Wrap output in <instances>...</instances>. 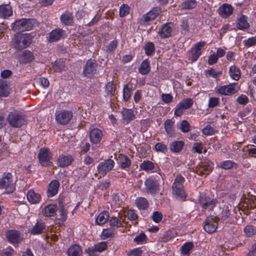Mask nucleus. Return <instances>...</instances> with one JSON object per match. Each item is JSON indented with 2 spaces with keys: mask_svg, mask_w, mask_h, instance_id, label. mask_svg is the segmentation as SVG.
<instances>
[{
  "mask_svg": "<svg viewBox=\"0 0 256 256\" xmlns=\"http://www.w3.org/2000/svg\"><path fill=\"white\" fill-rule=\"evenodd\" d=\"M184 178L181 175L178 174L176 176L172 186V194L177 198L182 200L186 198V194L184 189Z\"/></svg>",
  "mask_w": 256,
  "mask_h": 256,
  "instance_id": "f257e3e1",
  "label": "nucleus"
},
{
  "mask_svg": "<svg viewBox=\"0 0 256 256\" xmlns=\"http://www.w3.org/2000/svg\"><path fill=\"white\" fill-rule=\"evenodd\" d=\"M31 44V38L28 34L18 32L14 38V48L18 50H22L27 48Z\"/></svg>",
  "mask_w": 256,
  "mask_h": 256,
  "instance_id": "f03ea898",
  "label": "nucleus"
},
{
  "mask_svg": "<svg viewBox=\"0 0 256 256\" xmlns=\"http://www.w3.org/2000/svg\"><path fill=\"white\" fill-rule=\"evenodd\" d=\"M35 23L34 19L22 18L16 20L12 24V29L15 32H20L32 30Z\"/></svg>",
  "mask_w": 256,
  "mask_h": 256,
  "instance_id": "7ed1b4c3",
  "label": "nucleus"
},
{
  "mask_svg": "<svg viewBox=\"0 0 256 256\" xmlns=\"http://www.w3.org/2000/svg\"><path fill=\"white\" fill-rule=\"evenodd\" d=\"M0 188H4L7 193L12 192L15 189V184L10 173H5L0 180Z\"/></svg>",
  "mask_w": 256,
  "mask_h": 256,
  "instance_id": "20e7f679",
  "label": "nucleus"
},
{
  "mask_svg": "<svg viewBox=\"0 0 256 256\" xmlns=\"http://www.w3.org/2000/svg\"><path fill=\"white\" fill-rule=\"evenodd\" d=\"M7 119L9 124L12 128H20L26 122L24 116L16 112H11Z\"/></svg>",
  "mask_w": 256,
  "mask_h": 256,
  "instance_id": "39448f33",
  "label": "nucleus"
},
{
  "mask_svg": "<svg viewBox=\"0 0 256 256\" xmlns=\"http://www.w3.org/2000/svg\"><path fill=\"white\" fill-rule=\"evenodd\" d=\"M218 218L214 216H209L205 220L204 230L208 234L214 232L218 228Z\"/></svg>",
  "mask_w": 256,
  "mask_h": 256,
  "instance_id": "423d86ee",
  "label": "nucleus"
},
{
  "mask_svg": "<svg viewBox=\"0 0 256 256\" xmlns=\"http://www.w3.org/2000/svg\"><path fill=\"white\" fill-rule=\"evenodd\" d=\"M206 44L204 41H200L196 44L188 52L189 58L192 62L197 60L200 56L202 54V49Z\"/></svg>",
  "mask_w": 256,
  "mask_h": 256,
  "instance_id": "0eeeda50",
  "label": "nucleus"
},
{
  "mask_svg": "<svg viewBox=\"0 0 256 256\" xmlns=\"http://www.w3.org/2000/svg\"><path fill=\"white\" fill-rule=\"evenodd\" d=\"M145 190L148 194H154L159 191V184L152 178H149L144 182Z\"/></svg>",
  "mask_w": 256,
  "mask_h": 256,
  "instance_id": "6e6552de",
  "label": "nucleus"
},
{
  "mask_svg": "<svg viewBox=\"0 0 256 256\" xmlns=\"http://www.w3.org/2000/svg\"><path fill=\"white\" fill-rule=\"evenodd\" d=\"M38 158L40 163L42 166H46L52 163L50 162L52 154L50 150L48 148H40L38 154Z\"/></svg>",
  "mask_w": 256,
  "mask_h": 256,
  "instance_id": "1a4fd4ad",
  "label": "nucleus"
},
{
  "mask_svg": "<svg viewBox=\"0 0 256 256\" xmlns=\"http://www.w3.org/2000/svg\"><path fill=\"white\" fill-rule=\"evenodd\" d=\"M72 116L73 114L71 111L62 110L60 112H56V120L58 124L64 125L70 121Z\"/></svg>",
  "mask_w": 256,
  "mask_h": 256,
  "instance_id": "9d476101",
  "label": "nucleus"
},
{
  "mask_svg": "<svg viewBox=\"0 0 256 256\" xmlns=\"http://www.w3.org/2000/svg\"><path fill=\"white\" fill-rule=\"evenodd\" d=\"M161 8L160 7L154 8L152 10L143 16L142 18L140 20V24H145L146 23L154 20L161 12Z\"/></svg>",
  "mask_w": 256,
  "mask_h": 256,
  "instance_id": "9b49d317",
  "label": "nucleus"
},
{
  "mask_svg": "<svg viewBox=\"0 0 256 256\" xmlns=\"http://www.w3.org/2000/svg\"><path fill=\"white\" fill-rule=\"evenodd\" d=\"M98 64L95 60H89L87 61L84 70V74L87 77H90L96 70Z\"/></svg>",
  "mask_w": 256,
  "mask_h": 256,
  "instance_id": "f8f14e48",
  "label": "nucleus"
},
{
  "mask_svg": "<svg viewBox=\"0 0 256 256\" xmlns=\"http://www.w3.org/2000/svg\"><path fill=\"white\" fill-rule=\"evenodd\" d=\"M114 162L111 159H108L100 162L98 166V170L100 174H104L110 171L114 167Z\"/></svg>",
  "mask_w": 256,
  "mask_h": 256,
  "instance_id": "ddd939ff",
  "label": "nucleus"
},
{
  "mask_svg": "<svg viewBox=\"0 0 256 256\" xmlns=\"http://www.w3.org/2000/svg\"><path fill=\"white\" fill-rule=\"evenodd\" d=\"M18 59L20 63L25 64L32 62L34 59V56L30 50H26L18 55Z\"/></svg>",
  "mask_w": 256,
  "mask_h": 256,
  "instance_id": "4468645a",
  "label": "nucleus"
},
{
  "mask_svg": "<svg viewBox=\"0 0 256 256\" xmlns=\"http://www.w3.org/2000/svg\"><path fill=\"white\" fill-rule=\"evenodd\" d=\"M172 26L173 24L172 23L168 22L162 26L158 31V34L161 38H166L171 36Z\"/></svg>",
  "mask_w": 256,
  "mask_h": 256,
  "instance_id": "2eb2a0df",
  "label": "nucleus"
},
{
  "mask_svg": "<svg viewBox=\"0 0 256 256\" xmlns=\"http://www.w3.org/2000/svg\"><path fill=\"white\" fill-rule=\"evenodd\" d=\"M233 12V8L230 4H224L218 10V14L223 18L228 17Z\"/></svg>",
  "mask_w": 256,
  "mask_h": 256,
  "instance_id": "dca6fc26",
  "label": "nucleus"
},
{
  "mask_svg": "<svg viewBox=\"0 0 256 256\" xmlns=\"http://www.w3.org/2000/svg\"><path fill=\"white\" fill-rule=\"evenodd\" d=\"M60 182L57 180H52L49 184L47 190V194L48 197H52L56 195L60 187Z\"/></svg>",
  "mask_w": 256,
  "mask_h": 256,
  "instance_id": "f3484780",
  "label": "nucleus"
},
{
  "mask_svg": "<svg viewBox=\"0 0 256 256\" xmlns=\"http://www.w3.org/2000/svg\"><path fill=\"white\" fill-rule=\"evenodd\" d=\"M27 199L32 204H38L40 200V195L34 192V190H30L27 192Z\"/></svg>",
  "mask_w": 256,
  "mask_h": 256,
  "instance_id": "a211bd4d",
  "label": "nucleus"
},
{
  "mask_svg": "<svg viewBox=\"0 0 256 256\" xmlns=\"http://www.w3.org/2000/svg\"><path fill=\"white\" fill-rule=\"evenodd\" d=\"M102 136V132L98 128H94L90 131V134L92 142L94 144H97L100 141Z\"/></svg>",
  "mask_w": 256,
  "mask_h": 256,
  "instance_id": "6ab92c4d",
  "label": "nucleus"
},
{
  "mask_svg": "<svg viewBox=\"0 0 256 256\" xmlns=\"http://www.w3.org/2000/svg\"><path fill=\"white\" fill-rule=\"evenodd\" d=\"M64 30L61 28H56L50 34L49 41L54 42L59 40L62 36Z\"/></svg>",
  "mask_w": 256,
  "mask_h": 256,
  "instance_id": "aec40b11",
  "label": "nucleus"
},
{
  "mask_svg": "<svg viewBox=\"0 0 256 256\" xmlns=\"http://www.w3.org/2000/svg\"><path fill=\"white\" fill-rule=\"evenodd\" d=\"M6 237L10 242L18 243L20 240V234L16 230H8L6 232Z\"/></svg>",
  "mask_w": 256,
  "mask_h": 256,
  "instance_id": "412c9836",
  "label": "nucleus"
},
{
  "mask_svg": "<svg viewBox=\"0 0 256 256\" xmlns=\"http://www.w3.org/2000/svg\"><path fill=\"white\" fill-rule=\"evenodd\" d=\"M45 230V224L42 222H38L30 230V232L33 234H40L44 232Z\"/></svg>",
  "mask_w": 256,
  "mask_h": 256,
  "instance_id": "4be33fe9",
  "label": "nucleus"
},
{
  "mask_svg": "<svg viewBox=\"0 0 256 256\" xmlns=\"http://www.w3.org/2000/svg\"><path fill=\"white\" fill-rule=\"evenodd\" d=\"M12 14V7L9 4L0 6V18H6L10 16Z\"/></svg>",
  "mask_w": 256,
  "mask_h": 256,
  "instance_id": "5701e85b",
  "label": "nucleus"
},
{
  "mask_svg": "<svg viewBox=\"0 0 256 256\" xmlns=\"http://www.w3.org/2000/svg\"><path fill=\"white\" fill-rule=\"evenodd\" d=\"M73 160L74 159L71 156H62L58 159V165L60 167L64 168L70 165Z\"/></svg>",
  "mask_w": 256,
  "mask_h": 256,
  "instance_id": "b1692460",
  "label": "nucleus"
},
{
  "mask_svg": "<svg viewBox=\"0 0 256 256\" xmlns=\"http://www.w3.org/2000/svg\"><path fill=\"white\" fill-rule=\"evenodd\" d=\"M213 168V163L210 161L205 162L200 166L199 172L200 174H208Z\"/></svg>",
  "mask_w": 256,
  "mask_h": 256,
  "instance_id": "393cba45",
  "label": "nucleus"
},
{
  "mask_svg": "<svg viewBox=\"0 0 256 256\" xmlns=\"http://www.w3.org/2000/svg\"><path fill=\"white\" fill-rule=\"evenodd\" d=\"M82 253L80 246L78 244L72 245L68 250V256H82Z\"/></svg>",
  "mask_w": 256,
  "mask_h": 256,
  "instance_id": "a878e982",
  "label": "nucleus"
},
{
  "mask_svg": "<svg viewBox=\"0 0 256 256\" xmlns=\"http://www.w3.org/2000/svg\"><path fill=\"white\" fill-rule=\"evenodd\" d=\"M184 143L182 140L174 141L170 144V150L173 152H180L182 149Z\"/></svg>",
  "mask_w": 256,
  "mask_h": 256,
  "instance_id": "bb28decb",
  "label": "nucleus"
},
{
  "mask_svg": "<svg viewBox=\"0 0 256 256\" xmlns=\"http://www.w3.org/2000/svg\"><path fill=\"white\" fill-rule=\"evenodd\" d=\"M123 120L128 123L134 120L135 118L134 112L131 109L123 108L122 111Z\"/></svg>",
  "mask_w": 256,
  "mask_h": 256,
  "instance_id": "cd10ccee",
  "label": "nucleus"
},
{
  "mask_svg": "<svg viewBox=\"0 0 256 256\" xmlns=\"http://www.w3.org/2000/svg\"><path fill=\"white\" fill-rule=\"evenodd\" d=\"M57 207L54 204H48L44 207L42 214L46 216H52L56 214Z\"/></svg>",
  "mask_w": 256,
  "mask_h": 256,
  "instance_id": "c85d7f7f",
  "label": "nucleus"
},
{
  "mask_svg": "<svg viewBox=\"0 0 256 256\" xmlns=\"http://www.w3.org/2000/svg\"><path fill=\"white\" fill-rule=\"evenodd\" d=\"M217 92L222 94L228 95L234 94L235 90L234 85L224 86L220 88Z\"/></svg>",
  "mask_w": 256,
  "mask_h": 256,
  "instance_id": "c756f323",
  "label": "nucleus"
},
{
  "mask_svg": "<svg viewBox=\"0 0 256 256\" xmlns=\"http://www.w3.org/2000/svg\"><path fill=\"white\" fill-rule=\"evenodd\" d=\"M229 74L230 76L236 80H238L240 77V68L236 66H232L230 68Z\"/></svg>",
  "mask_w": 256,
  "mask_h": 256,
  "instance_id": "7c9ffc66",
  "label": "nucleus"
},
{
  "mask_svg": "<svg viewBox=\"0 0 256 256\" xmlns=\"http://www.w3.org/2000/svg\"><path fill=\"white\" fill-rule=\"evenodd\" d=\"M165 130L170 136H173L174 134V122L170 119L166 120L164 124Z\"/></svg>",
  "mask_w": 256,
  "mask_h": 256,
  "instance_id": "2f4dec72",
  "label": "nucleus"
},
{
  "mask_svg": "<svg viewBox=\"0 0 256 256\" xmlns=\"http://www.w3.org/2000/svg\"><path fill=\"white\" fill-rule=\"evenodd\" d=\"M109 218V214L108 212L104 211L100 213L96 218V222L98 225H102L106 223Z\"/></svg>",
  "mask_w": 256,
  "mask_h": 256,
  "instance_id": "473e14b6",
  "label": "nucleus"
},
{
  "mask_svg": "<svg viewBox=\"0 0 256 256\" xmlns=\"http://www.w3.org/2000/svg\"><path fill=\"white\" fill-rule=\"evenodd\" d=\"M150 70V62L148 59L144 60L138 68V72L142 74H146Z\"/></svg>",
  "mask_w": 256,
  "mask_h": 256,
  "instance_id": "72a5a7b5",
  "label": "nucleus"
},
{
  "mask_svg": "<svg viewBox=\"0 0 256 256\" xmlns=\"http://www.w3.org/2000/svg\"><path fill=\"white\" fill-rule=\"evenodd\" d=\"M60 20L66 25H70L73 23L72 14L69 12L62 14L60 16Z\"/></svg>",
  "mask_w": 256,
  "mask_h": 256,
  "instance_id": "f704fd0d",
  "label": "nucleus"
},
{
  "mask_svg": "<svg viewBox=\"0 0 256 256\" xmlns=\"http://www.w3.org/2000/svg\"><path fill=\"white\" fill-rule=\"evenodd\" d=\"M136 204L139 209L146 210L148 206V202L146 198H140L136 200Z\"/></svg>",
  "mask_w": 256,
  "mask_h": 256,
  "instance_id": "c9c22d12",
  "label": "nucleus"
},
{
  "mask_svg": "<svg viewBox=\"0 0 256 256\" xmlns=\"http://www.w3.org/2000/svg\"><path fill=\"white\" fill-rule=\"evenodd\" d=\"M194 244L192 242H188L184 244L181 247V253L182 254L188 255L190 251L194 248Z\"/></svg>",
  "mask_w": 256,
  "mask_h": 256,
  "instance_id": "e433bc0d",
  "label": "nucleus"
},
{
  "mask_svg": "<svg viewBox=\"0 0 256 256\" xmlns=\"http://www.w3.org/2000/svg\"><path fill=\"white\" fill-rule=\"evenodd\" d=\"M140 168L142 170L149 171L154 168V165L152 162L150 160L144 161L143 162L140 164Z\"/></svg>",
  "mask_w": 256,
  "mask_h": 256,
  "instance_id": "4c0bfd02",
  "label": "nucleus"
},
{
  "mask_svg": "<svg viewBox=\"0 0 256 256\" xmlns=\"http://www.w3.org/2000/svg\"><path fill=\"white\" fill-rule=\"evenodd\" d=\"M249 24L247 22L246 18L244 16H242L238 20L237 27L240 30H244L248 28Z\"/></svg>",
  "mask_w": 256,
  "mask_h": 256,
  "instance_id": "58836bf2",
  "label": "nucleus"
},
{
  "mask_svg": "<svg viewBox=\"0 0 256 256\" xmlns=\"http://www.w3.org/2000/svg\"><path fill=\"white\" fill-rule=\"evenodd\" d=\"M54 68L55 71L58 72H62L66 70V66L64 61L59 60H56L54 65Z\"/></svg>",
  "mask_w": 256,
  "mask_h": 256,
  "instance_id": "ea45409f",
  "label": "nucleus"
},
{
  "mask_svg": "<svg viewBox=\"0 0 256 256\" xmlns=\"http://www.w3.org/2000/svg\"><path fill=\"white\" fill-rule=\"evenodd\" d=\"M192 104L193 100L190 98L184 99L178 104L184 110L190 108L192 106Z\"/></svg>",
  "mask_w": 256,
  "mask_h": 256,
  "instance_id": "a19ab883",
  "label": "nucleus"
},
{
  "mask_svg": "<svg viewBox=\"0 0 256 256\" xmlns=\"http://www.w3.org/2000/svg\"><path fill=\"white\" fill-rule=\"evenodd\" d=\"M144 50L147 56L152 55L155 50L154 44L152 42H147L144 46Z\"/></svg>",
  "mask_w": 256,
  "mask_h": 256,
  "instance_id": "79ce46f5",
  "label": "nucleus"
},
{
  "mask_svg": "<svg viewBox=\"0 0 256 256\" xmlns=\"http://www.w3.org/2000/svg\"><path fill=\"white\" fill-rule=\"evenodd\" d=\"M217 203L216 200H208L205 202L202 203V206L204 209H209L212 210L216 206Z\"/></svg>",
  "mask_w": 256,
  "mask_h": 256,
  "instance_id": "37998d69",
  "label": "nucleus"
},
{
  "mask_svg": "<svg viewBox=\"0 0 256 256\" xmlns=\"http://www.w3.org/2000/svg\"><path fill=\"white\" fill-rule=\"evenodd\" d=\"M132 94V89L128 87V84H126L123 89V97L124 101L127 102Z\"/></svg>",
  "mask_w": 256,
  "mask_h": 256,
  "instance_id": "c03bdc74",
  "label": "nucleus"
},
{
  "mask_svg": "<svg viewBox=\"0 0 256 256\" xmlns=\"http://www.w3.org/2000/svg\"><path fill=\"white\" fill-rule=\"evenodd\" d=\"M130 160L126 156H122L120 160V164L122 168H128L130 166Z\"/></svg>",
  "mask_w": 256,
  "mask_h": 256,
  "instance_id": "a18cd8bd",
  "label": "nucleus"
},
{
  "mask_svg": "<svg viewBox=\"0 0 256 256\" xmlns=\"http://www.w3.org/2000/svg\"><path fill=\"white\" fill-rule=\"evenodd\" d=\"M106 91L107 94L110 96L114 95L116 91L115 84L112 82H110L106 85Z\"/></svg>",
  "mask_w": 256,
  "mask_h": 256,
  "instance_id": "49530a36",
  "label": "nucleus"
},
{
  "mask_svg": "<svg viewBox=\"0 0 256 256\" xmlns=\"http://www.w3.org/2000/svg\"><path fill=\"white\" fill-rule=\"evenodd\" d=\"M110 224L112 226L120 228L122 226V221L117 217H112L109 220Z\"/></svg>",
  "mask_w": 256,
  "mask_h": 256,
  "instance_id": "de8ad7c7",
  "label": "nucleus"
},
{
  "mask_svg": "<svg viewBox=\"0 0 256 256\" xmlns=\"http://www.w3.org/2000/svg\"><path fill=\"white\" fill-rule=\"evenodd\" d=\"M234 164V162L228 160L222 162L220 167L224 170H228L232 168Z\"/></svg>",
  "mask_w": 256,
  "mask_h": 256,
  "instance_id": "09e8293b",
  "label": "nucleus"
},
{
  "mask_svg": "<svg viewBox=\"0 0 256 256\" xmlns=\"http://www.w3.org/2000/svg\"><path fill=\"white\" fill-rule=\"evenodd\" d=\"M130 7L127 4H122L120 8V16L124 17L129 14Z\"/></svg>",
  "mask_w": 256,
  "mask_h": 256,
  "instance_id": "8fccbe9b",
  "label": "nucleus"
},
{
  "mask_svg": "<svg viewBox=\"0 0 256 256\" xmlns=\"http://www.w3.org/2000/svg\"><path fill=\"white\" fill-rule=\"evenodd\" d=\"M98 252H101L107 248V242H102L94 245Z\"/></svg>",
  "mask_w": 256,
  "mask_h": 256,
  "instance_id": "3c124183",
  "label": "nucleus"
},
{
  "mask_svg": "<svg viewBox=\"0 0 256 256\" xmlns=\"http://www.w3.org/2000/svg\"><path fill=\"white\" fill-rule=\"evenodd\" d=\"M196 6V2L195 0H189L184 2V7L186 9H192Z\"/></svg>",
  "mask_w": 256,
  "mask_h": 256,
  "instance_id": "603ef678",
  "label": "nucleus"
},
{
  "mask_svg": "<svg viewBox=\"0 0 256 256\" xmlns=\"http://www.w3.org/2000/svg\"><path fill=\"white\" fill-rule=\"evenodd\" d=\"M172 238V233L170 231L165 232L160 238V241L166 242L170 240Z\"/></svg>",
  "mask_w": 256,
  "mask_h": 256,
  "instance_id": "864d4df0",
  "label": "nucleus"
},
{
  "mask_svg": "<svg viewBox=\"0 0 256 256\" xmlns=\"http://www.w3.org/2000/svg\"><path fill=\"white\" fill-rule=\"evenodd\" d=\"M244 232L246 235L248 236H252L255 234L254 228L252 225L247 226L244 229Z\"/></svg>",
  "mask_w": 256,
  "mask_h": 256,
  "instance_id": "5fc2aeb1",
  "label": "nucleus"
},
{
  "mask_svg": "<svg viewBox=\"0 0 256 256\" xmlns=\"http://www.w3.org/2000/svg\"><path fill=\"white\" fill-rule=\"evenodd\" d=\"M190 125L188 122L186 120H184L180 124V130L183 132H187L190 130Z\"/></svg>",
  "mask_w": 256,
  "mask_h": 256,
  "instance_id": "6e6d98bb",
  "label": "nucleus"
},
{
  "mask_svg": "<svg viewBox=\"0 0 256 256\" xmlns=\"http://www.w3.org/2000/svg\"><path fill=\"white\" fill-rule=\"evenodd\" d=\"M114 234V230L110 229H104L102 232V236L104 237V239L112 238Z\"/></svg>",
  "mask_w": 256,
  "mask_h": 256,
  "instance_id": "4d7b16f0",
  "label": "nucleus"
},
{
  "mask_svg": "<svg viewBox=\"0 0 256 256\" xmlns=\"http://www.w3.org/2000/svg\"><path fill=\"white\" fill-rule=\"evenodd\" d=\"M152 218L154 222L156 223L160 222L162 220V212L158 211L154 212L153 213Z\"/></svg>",
  "mask_w": 256,
  "mask_h": 256,
  "instance_id": "13d9d810",
  "label": "nucleus"
},
{
  "mask_svg": "<svg viewBox=\"0 0 256 256\" xmlns=\"http://www.w3.org/2000/svg\"><path fill=\"white\" fill-rule=\"evenodd\" d=\"M155 148L156 150L159 151L164 153L167 152L166 146L162 143L158 142L155 145Z\"/></svg>",
  "mask_w": 256,
  "mask_h": 256,
  "instance_id": "bf43d9fd",
  "label": "nucleus"
},
{
  "mask_svg": "<svg viewBox=\"0 0 256 256\" xmlns=\"http://www.w3.org/2000/svg\"><path fill=\"white\" fill-rule=\"evenodd\" d=\"M85 252L88 254L89 256H96L98 253L96 248V246H94L86 249L85 250Z\"/></svg>",
  "mask_w": 256,
  "mask_h": 256,
  "instance_id": "052dcab7",
  "label": "nucleus"
},
{
  "mask_svg": "<svg viewBox=\"0 0 256 256\" xmlns=\"http://www.w3.org/2000/svg\"><path fill=\"white\" fill-rule=\"evenodd\" d=\"M127 216L130 220H134L138 218V216L135 211L132 210H130L127 212Z\"/></svg>",
  "mask_w": 256,
  "mask_h": 256,
  "instance_id": "680f3d73",
  "label": "nucleus"
},
{
  "mask_svg": "<svg viewBox=\"0 0 256 256\" xmlns=\"http://www.w3.org/2000/svg\"><path fill=\"white\" fill-rule=\"evenodd\" d=\"M244 44L248 47L252 46L256 44V38L252 37L244 41Z\"/></svg>",
  "mask_w": 256,
  "mask_h": 256,
  "instance_id": "e2e57ef3",
  "label": "nucleus"
},
{
  "mask_svg": "<svg viewBox=\"0 0 256 256\" xmlns=\"http://www.w3.org/2000/svg\"><path fill=\"white\" fill-rule=\"evenodd\" d=\"M118 42L116 40H113L110 42L108 46H106V51L108 52H112L116 49L117 46Z\"/></svg>",
  "mask_w": 256,
  "mask_h": 256,
  "instance_id": "0e129e2a",
  "label": "nucleus"
},
{
  "mask_svg": "<svg viewBox=\"0 0 256 256\" xmlns=\"http://www.w3.org/2000/svg\"><path fill=\"white\" fill-rule=\"evenodd\" d=\"M238 102L241 104H246L248 102V98L244 95H242L237 98Z\"/></svg>",
  "mask_w": 256,
  "mask_h": 256,
  "instance_id": "69168bd1",
  "label": "nucleus"
},
{
  "mask_svg": "<svg viewBox=\"0 0 256 256\" xmlns=\"http://www.w3.org/2000/svg\"><path fill=\"white\" fill-rule=\"evenodd\" d=\"M146 238V234L142 232L134 238V241L137 242L138 244H139L145 240Z\"/></svg>",
  "mask_w": 256,
  "mask_h": 256,
  "instance_id": "338daca9",
  "label": "nucleus"
},
{
  "mask_svg": "<svg viewBox=\"0 0 256 256\" xmlns=\"http://www.w3.org/2000/svg\"><path fill=\"white\" fill-rule=\"evenodd\" d=\"M218 59V56L214 53L209 56L208 63L210 65H212L217 62Z\"/></svg>",
  "mask_w": 256,
  "mask_h": 256,
  "instance_id": "774afa93",
  "label": "nucleus"
}]
</instances>
